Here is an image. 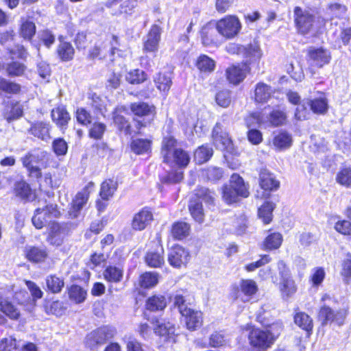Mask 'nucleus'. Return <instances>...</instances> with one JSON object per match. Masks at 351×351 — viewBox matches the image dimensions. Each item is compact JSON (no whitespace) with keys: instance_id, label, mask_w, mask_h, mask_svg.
I'll return each mask as SVG.
<instances>
[{"instance_id":"obj_1","label":"nucleus","mask_w":351,"mask_h":351,"mask_svg":"<svg viewBox=\"0 0 351 351\" xmlns=\"http://www.w3.org/2000/svg\"><path fill=\"white\" fill-rule=\"evenodd\" d=\"M294 22L299 34L315 35L321 25L319 17L313 15L300 7L294 8Z\"/></svg>"},{"instance_id":"obj_2","label":"nucleus","mask_w":351,"mask_h":351,"mask_svg":"<svg viewBox=\"0 0 351 351\" xmlns=\"http://www.w3.org/2000/svg\"><path fill=\"white\" fill-rule=\"evenodd\" d=\"M223 198L228 204H232L239 200V197H247L248 190L243 180L238 174H233L230 180V184L224 186Z\"/></svg>"},{"instance_id":"obj_3","label":"nucleus","mask_w":351,"mask_h":351,"mask_svg":"<svg viewBox=\"0 0 351 351\" xmlns=\"http://www.w3.org/2000/svg\"><path fill=\"white\" fill-rule=\"evenodd\" d=\"M130 109L132 114L136 117V118H134V126L137 130L149 125L156 114V109L154 106L143 101L131 103Z\"/></svg>"},{"instance_id":"obj_4","label":"nucleus","mask_w":351,"mask_h":351,"mask_svg":"<svg viewBox=\"0 0 351 351\" xmlns=\"http://www.w3.org/2000/svg\"><path fill=\"white\" fill-rule=\"evenodd\" d=\"M116 334V329L110 326H104L93 330L86 337V346L93 350L105 344Z\"/></svg>"},{"instance_id":"obj_5","label":"nucleus","mask_w":351,"mask_h":351,"mask_svg":"<svg viewBox=\"0 0 351 351\" xmlns=\"http://www.w3.org/2000/svg\"><path fill=\"white\" fill-rule=\"evenodd\" d=\"M346 316V310L339 309L335 311L328 306H322L319 312V318L322 321V325L335 324L339 326H342Z\"/></svg>"},{"instance_id":"obj_6","label":"nucleus","mask_w":351,"mask_h":351,"mask_svg":"<svg viewBox=\"0 0 351 351\" xmlns=\"http://www.w3.org/2000/svg\"><path fill=\"white\" fill-rule=\"evenodd\" d=\"M306 106L309 107L315 114H324L328 111V100L324 97H321L313 99H307L301 106H298L296 108L295 115L298 119H302V115L300 114V108L306 109Z\"/></svg>"},{"instance_id":"obj_7","label":"nucleus","mask_w":351,"mask_h":351,"mask_svg":"<svg viewBox=\"0 0 351 351\" xmlns=\"http://www.w3.org/2000/svg\"><path fill=\"white\" fill-rule=\"evenodd\" d=\"M221 145L223 147V158L228 166L232 169H237L239 166L238 160L235 158L238 155V151L234 147L232 140L228 136L221 135Z\"/></svg>"},{"instance_id":"obj_8","label":"nucleus","mask_w":351,"mask_h":351,"mask_svg":"<svg viewBox=\"0 0 351 351\" xmlns=\"http://www.w3.org/2000/svg\"><path fill=\"white\" fill-rule=\"evenodd\" d=\"M248 339L252 346L263 350L273 344L267 332L259 328L252 329L248 335Z\"/></svg>"},{"instance_id":"obj_9","label":"nucleus","mask_w":351,"mask_h":351,"mask_svg":"<svg viewBox=\"0 0 351 351\" xmlns=\"http://www.w3.org/2000/svg\"><path fill=\"white\" fill-rule=\"evenodd\" d=\"M189 259V253L179 245L173 246L169 252L168 261L174 267H181L185 265Z\"/></svg>"},{"instance_id":"obj_10","label":"nucleus","mask_w":351,"mask_h":351,"mask_svg":"<svg viewBox=\"0 0 351 351\" xmlns=\"http://www.w3.org/2000/svg\"><path fill=\"white\" fill-rule=\"evenodd\" d=\"M219 34V21L208 22L202 29V40L204 46L215 44Z\"/></svg>"},{"instance_id":"obj_11","label":"nucleus","mask_w":351,"mask_h":351,"mask_svg":"<svg viewBox=\"0 0 351 351\" xmlns=\"http://www.w3.org/2000/svg\"><path fill=\"white\" fill-rule=\"evenodd\" d=\"M50 130L51 125L49 122L37 121L30 123L28 133L41 141H48L51 138Z\"/></svg>"},{"instance_id":"obj_12","label":"nucleus","mask_w":351,"mask_h":351,"mask_svg":"<svg viewBox=\"0 0 351 351\" xmlns=\"http://www.w3.org/2000/svg\"><path fill=\"white\" fill-rule=\"evenodd\" d=\"M241 27L238 18L234 16H228L221 19V34L226 38H232L236 36Z\"/></svg>"},{"instance_id":"obj_13","label":"nucleus","mask_w":351,"mask_h":351,"mask_svg":"<svg viewBox=\"0 0 351 351\" xmlns=\"http://www.w3.org/2000/svg\"><path fill=\"white\" fill-rule=\"evenodd\" d=\"M162 28L158 25H153L147 34V40L144 43L143 49L147 52H155L158 50L160 40Z\"/></svg>"},{"instance_id":"obj_14","label":"nucleus","mask_w":351,"mask_h":351,"mask_svg":"<svg viewBox=\"0 0 351 351\" xmlns=\"http://www.w3.org/2000/svg\"><path fill=\"white\" fill-rule=\"evenodd\" d=\"M152 220V213L147 208H143L134 215L132 221V228L134 230L141 231L144 230Z\"/></svg>"},{"instance_id":"obj_15","label":"nucleus","mask_w":351,"mask_h":351,"mask_svg":"<svg viewBox=\"0 0 351 351\" xmlns=\"http://www.w3.org/2000/svg\"><path fill=\"white\" fill-rule=\"evenodd\" d=\"M257 319L265 327V332H267L269 339H271L274 343L283 330L284 326L282 322L280 320H276L270 324L268 321L265 320V317L261 313L257 316Z\"/></svg>"},{"instance_id":"obj_16","label":"nucleus","mask_w":351,"mask_h":351,"mask_svg":"<svg viewBox=\"0 0 351 351\" xmlns=\"http://www.w3.org/2000/svg\"><path fill=\"white\" fill-rule=\"evenodd\" d=\"M308 56L311 64L319 68L328 64L331 58L330 52L323 48H311L308 50Z\"/></svg>"},{"instance_id":"obj_17","label":"nucleus","mask_w":351,"mask_h":351,"mask_svg":"<svg viewBox=\"0 0 351 351\" xmlns=\"http://www.w3.org/2000/svg\"><path fill=\"white\" fill-rule=\"evenodd\" d=\"M248 69L247 63L232 65L226 70L227 79L230 83L238 84L245 77Z\"/></svg>"},{"instance_id":"obj_18","label":"nucleus","mask_w":351,"mask_h":351,"mask_svg":"<svg viewBox=\"0 0 351 351\" xmlns=\"http://www.w3.org/2000/svg\"><path fill=\"white\" fill-rule=\"evenodd\" d=\"M259 184L261 187L265 191L277 190L280 186V182L275 176L266 169L261 170L259 176Z\"/></svg>"},{"instance_id":"obj_19","label":"nucleus","mask_w":351,"mask_h":351,"mask_svg":"<svg viewBox=\"0 0 351 351\" xmlns=\"http://www.w3.org/2000/svg\"><path fill=\"white\" fill-rule=\"evenodd\" d=\"M156 87L167 95L172 85V76L169 72H159L154 77Z\"/></svg>"},{"instance_id":"obj_20","label":"nucleus","mask_w":351,"mask_h":351,"mask_svg":"<svg viewBox=\"0 0 351 351\" xmlns=\"http://www.w3.org/2000/svg\"><path fill=\"white\" fill-rule=\"evenodd\" d=\"M51 116L53 121L60 128L67 125L71 119L70 115L64 106H58L51 110Z\"/></svg>"},{"instance_id":"obj_21","label":"nucleus","mask_w":351,"mask_h":351,"mask_svg":"<svg viewBox=\"0 0 351 351\" xmlns=\"http://www.w3.org/2000/svg\"><path fill=\"white\" fill-rule=\"evenodd\" d=\"M185 317V323L187 329L195 330L200 328L203 323L202 313L200 311L190 309V313L187 315H182Z\"/></svg>"},{"instance_id":"obj_22","label":"nucleus","mask_w":351,"mask_h":351,"mask_svg":"<svg viewBox=\"0 0 351 351\" xmlns=\"http://www.w3.org/2000/svg\"><path fill=\"white\" fill-rule=\"evenodd\" d=\"M14 194L22 200L32 201L35 198L29 185L24 181L18 182L14 188Z\"/></svg>"},{"instance_id":"obj_23","label":"nucleus","mask_w":351,"mask_h":351,"mask_svg":"<svg viewBox=\"0 0 351 351\" xmlns=\"http://www.w3.org/2000/svg\"><path fill=\"white\" fill-rule=\"evenodd\" d=\"M189 209L193 219L199 223H202L204 219V213L202 203L197 197L191 199L189 204Z\"/></svg>"},{"instance_id":"obj_24","label":"nucleus","mask_w":351,"mask_h":351,"mask_svg":"<svg viewBox=\"0 0 351 351\" xmlns=\"http://www.w3.org/2000/svg\"><path fill=\"white\" fill-rule=\"evenodd\" d=\"M176 144V141L173 137L167 136L164 138L161 150L164 162L170 163L173 150L178 149V148H175Z\"/></svg>"},{"instance_id":"obj_25","label":"nucleus","mask_w":351,"mask_h":351,"mask_svg":"<svg viewBox=\"0 0 351 351\" xmlns=\"http://www.w3.org/2000/svg\"><path fill=\"white\" fill-rule=\"evenodd\" d=\"M48 256L45 247H30L27 250L26 257L34 263L44 262Z\"/></svg>"},{"instance_id":"obj_26","label":"nucleus","mask_w":351,"mask_h":351,"mask_svg":"<svg viewBox=\"0 0 351 351\" xmlns=\"http://www.w3.org/2000/svg\"><path fill=\"white\" fill-rule=\"evenodd\" d=\"M119 3H121L119 12L124 14H132L137 5L136 0H108L105 5L110 8Z\"/></svg>"},{"instance_id":"obj_27","label":"nucleus","mask_w":351,"mask_h":351,"mask_svg":"<svg viewBox=\"0 0 351 351\" xmlns=\"http://www.w3.org/2000/svg\"><path fill=\"white\" fill-rule=\"evenodd\" d=\"M117 182L112 179L104 180L100 187L99 195L101 199L108 200L112 197L117 189Z\"/></svg>"},{"instance_id":"obj_28","label":"nucleus","mask_w":351,"mask_h":351,"mask_svg":"<svg viewBox=\"0 0 351 351\" xmlns=\"http://www.w3.org/2000/svg\"><path fill=\"white\" fill-rule=\"evenodd\" d=\"M190 225L184 221L175 222L171 227V234L176 239L181 240L189 236Z\"/></svg>"},{"instance_id":"obj_29","label":"nucleus","mask_w":351,"mask_h":351,"mask_svg":"<svg viewBox=\"0 0 351 351\" xmlns=\"http://www.w3.org/2000/svg\"><path fill=\"white\" fill-rule=\"evenodd\" d=\"M57 53L63 62L73 60L75 50L72 45L68 42H61L57 47Z\"/></svg>"},{"instance_id":"obj_30","label":"nucleus","mask_w":351,"mask_h":351,"mask_svg":"<svg viewBox=\"0 0 351 351\" xmlns=\"http://www.w3.org/2000/svg\"><path fill=\"white\" fill-rule=\"evenodd\" d=\"M155 333L167 340L172 335L174 334L175 328L169 322L156 321V326L154 328Z\"/></svg>"},{"instance_id":"obj_31","label":"nucleus","mask_w":351,"mask_h":351,"mask_svg":"<svg viewBox=\"0 0 351 351\" xmlns=\"http://www.w3.org/2000/svg\"><path fill=\"white\" fill-rule=\"evenodd\" d=\"M152 141L149 139H133L130 144L131 149L136 154L148 153L151 150Z\"/></svg>"},{"instance_id":"obj_32","label":"nucleus","mask_w":351,"mask_h":351,"mask_svg":"<svg viewBox=\"0 0 351 351\" xmlns=\"http://www.w3.org/2000/svg\"><path fill=\"white\" fill-rule=\"evenodd\" d=\"M282 242V236L279 232H271L265 239L263 247L265 250H276L280 247Z\"/></svg>"},{"instance_id":"obj_33","label":"nucleus","mask_w":351,"mask_h":351,"mask_svg":"<svg viewBox=\"0 0 351 351\" xmlns=\"http://www.w3.org/2000/svg\"><path fill=\"white\" fill-rule=\"evenodd\" d=\"M294 322L308 333L312 331L313 320L306 313L303 312L297 313L294 316Z\"/></svg>"},{"instance_id":"obj_34","label":"nucleus","mask_w":351,"mask_h":351,"mask_svg":"<svg viewBox=\"0 0 351 351\" xmlns=\"http://www.w3.org/2000/svg\"><path fill=\"white\" fill-rule=\"evenodd\" d=\"M244 47L245 50L242 51V56L245 58H249L250 61H256L261 58L262 51L256 43H251Z\"/></svg>"},{"instance_id":"obj_35","label":"nucleus","mask_w":351,"mask_h":351,"mask_svg":"<svg viewBox=\"0 0 351 351\" xmlns=\"http://www.w3.org/2000/svg\"><path fill=\"white\" fill-rule=\"evenodd\" d=\"M190 159V156L186 152L178 149L173 150L170 162H174L178 167L182 168L188 165Z\"/></svg>"},{"instance_id":"obj_36","label":"nucleus","mask_w":351,"mask_h":351,"mask_svg":"<svg viewBox=\"0 0 351 351\" xmlns=\"http://www.w3.org/2000/svg\"><path fill=\"white\" fill-rule=\"evenodd\" d=\"M271 88L264 83H258L255 89V100L259 103L266 102L270 97Z\"/></svg>"},{"instance_id":"obj_37","label":"nucleus","mask_w":351,"mask_h":351,"mask_svg":"<svg viewBox=\"0 0 351 351\" xmlns=\"http://www.w3.org/2000/svg\"><path fill=\"white\" fill-rule=\"evenodd\" d=\"M163 254V249H161L160 252H148L145 256L146 263L152 267H161L165 263Z\"/></svg>"},{"instance_id":"obj_38","label":"nucleus","mask_w":351,"mask_h":351,"mask_svg":"<svg viewBox=\"0 0 351 351\" xmlns=\"http://www.w3.org/2000/svg\"><path fill=\"white\" fill-rule=\"evenodd\" d=\"M45 280L48 290L53 293H60L64 285L63 279L56 275L47 276Z\"/></svg>"},{"instance_id":"obj_39","label":"nucleus","mask_w":351,"mask_h":351,"mask_svg":"<svg viewBox=\"0 0 351 351\" xmlns=\"http://www.w3.org/2000/svg\"><path fill=\"white\" fill-rule=\"evenodd\" d=\"M167 306L166 298L162 295H154L147 299V308L152 311H160Z\"/></svg>"},{"instance_id":"obj_40","label":"nucleus","mask_w":351,"mask_h":351,"mask_svg":"<svg viewBox=\"0 0 351 351\" xmlns=\"http://www.w3.org/2000/svg\"><path fill=\"white\" fill-rule=\"evenodd\" d=\"M123 275V269L114 266H109L104 271V278L111 282H120Z\"/></svg>"},{"instance_id":"obj_41","label":"nucleus","mask_w":351,"mask_h":351,"mask_svg":"<svg viewBox=\"0 0 351 351\" xmlns=\"http://www.w3.org/2000/svg\"><path fill=\"white\" fill-rule=\"evenodd\" d=\"M291 136L285 132H280L273 139V144L278 149L288 148L291 146Z\"/></svg>"},{"instance_id":"obj_42","label":"nucleus","mask_w":351,"mask_h":351,"mask_svg":"<svg viewBox=\"0 0 351 351\" xmlns=\"http://www.w3.org/2000/svg\"><path fill=\"white\" fill-rule=\"evenodd\" d=\"M213 155L212 148L202 145L194 153V160L198 164H202L208 161Z\"/></svg>"},{"instance_id":"obj_43","label":"nucleus","mask_w":351,"mask_h":351,"mask_svg":"<svg viewBox=\"0 0 351 351\" xmlns=\"http://www.w3.org/2000/svg\"><path fill=\"white\" fill-rule=\"evenodd\" d=\"M336 182L343 186L351 189V168L341 169L337 173Z\"/></svg>"},{"instance_id":"obj_44","label":"nucleus","mask_w":351,"mask_h":351,"mask_svg":"<svg viewBox=\"0 0 351 351\" xmlns=\"http://www.w3.org/2000/svg\"><path fill=\"white\" fill-rule=\"evenodd\" d=\"M0 311L12 319H18L20 317L19 311L10 302H0Z\"/></svg>"},{"instance_id":"obj_45","label":"nucleus","mask_w":351,"mask_h":351,"mask_svg":"<svg viewBox=\"0 0 351 351\" xmlns=\"http://www.w3.org/2000/svg\"><path fill=\"white\" fill-rule=\"evenodd\" d=\"M23 114V106L19 102L12 103L10 110L5 114V118L8 122L18 119Z\"/></svg>"},{"instance_id":"obj_46","label":"nucleus","mask_w":351,"mask_h":351,"mask_svg":"<svg viewBox=\"0 0 351 351\" xmlns=\"http://www.w3.org/2000/svg\"><path fill=\"white\" fill-rule=\"evenodd\" d=\"M125 80L132 84H141L147 80V74L142 70L134 69L127 73Z\"/></svg>"},{"instance_id":"obj_47","label":"nucleus","mask_w":351,"mask_h":351,"mask_svg":"<svg viewBox=\"0 0 351 351\" xmlns=\"http://www.w3.org/2000/svg\"><path fill=\"white\" fill-rule=\"evenodd\" d=\"M275 205L269 202H265L258 209V216L261 218L265 223H269L272 219V212Z\"/></svg>"},{"instance_id":"obj_48","label":"nucleus","mask_w":351,"mask_h":351,"mask_svg":"<svg viewBox=\"0 0 351 351\" xmlns=\"http://www.w3.org/2000/svg\"><path fill=\"white\" fill-rule=\"evenodd\" d=\"M69 298L75 303H81L86 297V291L78 285H73L69 291Z\"/></svg>"},{"instance_id":"obj_49","label":"nucleus","mask_w":351,"mask_h":351,"mask_svg":"<svg viewBox=\"0 0 351 351\" xmlns=\"http://www.w3.org/2000/svg\"><path fill=\"white\" fill-rule=\"evenodd\" d=\"M199 70L203 72H211L213 71L215 64V62L206 55L200 56L196 62Z\"/></svg>"},{"instance_id":"obj_50","label":"nucleus","mask_w":351,"mask_h":351,"mask_svg":"<svg viewBox=\"0 0 351 351\" xmlns=\"http://www.w3.org/2000/svg\"><path fill=\"white\" fill-rule=\"evenodd\" d=\"M26 69V66L24 64L18 61H13L8 64L6 66V71L8 75L16 77L23 75Z\"/></svg>"},{"instance_id":"obj_51","label":"nucleus","mask_w":351,"mask_h":351,"mask_svg":"<svg viewBox=\"0 0 351 351\" xmlns=\"http://www.w3.org/2000/svg\"><path fill=\"white\" fill-rule=\"evenodd\" d=\"M158 281V274L154 272H145L140 278V285L144 288H150L155 286Z\"/></svg>"},{"instance_id":"obj_52","label":"nucleus","mask_w":351,"mask_h":351,"mask_svg":"<svg viewBox=\"0 0 351 351\" xmlns=\"http://www.w3.org/2000/svg\"><path fill=\"white\" fill-rule=\"evenodd\" d=\"M114 124L117 126L119 130L123 132L125 134H132V131L130 124L123 115L114 114L113 117Z\"/></svg>"},{"instance_id":"obj_53","label":"nucleus","mask_w":351,"mask_h":351,"mask_svg":"<svg viewBox=\"0 0 351 351\" xmlns=\"http://www.w3.org/2000/svg\"><path fill=\"white\" fill-rule=\"evenodd\" d=\"M0 90L7 93L16 94L19 93L21 86L6 79L0 78Z\"/></svg>"},{"instance_id":"obj_54","label":"nucleus","mask_w":351,"mask_h":351,"mask_svg":"<svg viewBox=\"0 0 351 351\" xmlns=\"http://www.w3.org/2000/svg\"><path fill=\"white\" fill-rule=\"evenodd\" d=\"M32 221V223L37 229H41L48 222H49V220L47 218L46 215H45L40 208H38L35 210V214L33 216Z\"/></svg>"},{"instance_id":"obj_55","label":"nucleus","mask_w":351,"mask_h":351,"mask_svg":"<svg viewBox=\"0 0 351 351\" xmlns=\"http://www.w3.org/2000/svg\"><path fill=\"white\" fill-rule=\"evenodd\" d=\"M89 193L90 191H87L86 189L82 190L76 195L73 205V208L75 210L79 211L82 208L88 199Z\"/></svg>"},{"instance_id":"obj_56","label":"nucleus","mask_w":351,"mask_h":351,"mask_svg":"<svg viewBox=\"0 0 351 351\" xmlns=\"http://www.w3.org/2000/svg\"><path fill=\"white\" fill-rule=\"evenodd\" d=\"M241 290L245 296H252L258 290L256 284L252 280H243L241 283Z\"/></svg>"},{"instance_id":"obj_57","label":"nucleus","mask_w":351,"mask_h":351,"mask_svg":"<svg viewBox=\"0 0 351 351\" xmlns=\"http://www.w3.org/2000/svg\"><path fill=\"white\" fill-rule=\"evenodd\" d=\"M36 33V25L32 21H25L21 25V35L25 39L30 40Z\"/></svg>"},{"instance_id":"obj_58","label":"nucleus","mask_w":351,"mask_h":351,"mask_svg":"<svg viewBox=\"0 0 351 351\" xmlns=\"http://www.w3.org/2000/svg\"><path fill=\"white\" fill-rule=\"evenodd\" d=\"M280 284L281 285V291L288 297L295 293L297 290L296 285L292 278L280 281Z\"/></svg>"},{"instance_id":"obj_59","label":"nucleus","mask_w":351,"mask_h":351,"mask_svg":"<svg viewBox=\"0 0 351 351\" xmlns=\"http://www.w3.org/2000/svg\"><path fill=\"white\" fill-rule=\"evenodd\" d=\"M77 121L84 125H88L92 122L93 118L89 112L84 108H79L76 110Z\"/></svg>"},{"instance_id":"obj_60","label":"nucleus","mask_w":351,"mask_h":351,"mask_svg":"<svg viewBox=\"0 0 351 351\" xmlns=\"http://www.w3.org/2000/svg\"><path fill=\"white\" fill-rule=\"evenodd\" d=\"M286 114L281 110H273L269 114V121L274 126H279L285 123Z\"/></svg>"},{"instance_id":"obj_61","label":"nucleus","mask_w":351,"mask_h":351,"mask_svg":"<svg viewBox=\"0 0 351 351\" xmlns=\"http://www.w3.org/2000/svg\"><path fill=\"white\" fill-rule=\"evenodd\" d=\"M106 130V125L104 123L95 122L89 130V136L95 139H101Z\"/></svg>"},{"instance_id":"obj_62","label":"nucleus","mask_w":351,"mask_h":351,"mask_svg":"<svg viewBox=\"0 0 351 351\" xmlns=\"http://www.w3.org/2000/svg\"><path fill=\"white\" fill-rule=\"evenodd\" d=\"M40 160V157L36 151L29 152L23 157L21 158V161L23 166L37 165Z\"/></svg>"},{"instance_id":"obj_63","label":"nucleus","mask_w":351,"mask_h":351,"mask_svg":"<svg viewBox=\"0 0 351 351\" xmlns=\"http://www.w3.org/2000/svg\"><path fill=\"white\" fill-rule=\"evenodd\" d=\"M52 147L57 156H64L66 154L68 146L63 138H57L53 141Z\"/></svg>"},{"instance_id":"obj_64","label":"nucleus","mask_w":351,"mask_h":351,"mask_svg":"<svg viewBox=\"0 0 351 351\" xmlns=\"http://www.w3.org/2000/svg\"><path fill=\"white\" fill-rule=\"evenodd\" d=\"M16 341L12 337L3 339L0 342V351H17Z\"/></svg>"}]
</instances>
